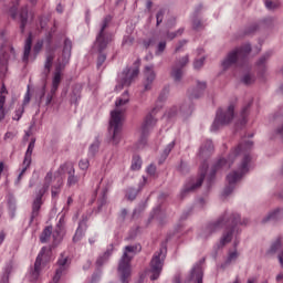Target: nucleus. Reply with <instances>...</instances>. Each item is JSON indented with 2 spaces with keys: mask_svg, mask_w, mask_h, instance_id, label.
Listing matches in <instances>:
<instances>
[{
  "mask_svg": "<svg viewBox=\"0 0 283 283\" xmlns=\"http://www.w3.org/2000/svg\"><path fill=\"white\" fill-rule=\"evenodd\" d=\"M156 123L157 120L154 118V115H151V113L146 115L140 128L142 136L139 139V147H145V145H147V136H149V132H151V129L156 127Z\"/></svg>",
  "mask_w": 283,
  "mask_h": 283,
  "instance_id": "nucleus-12",
  "label": "nucleus"
},
{
  "mask_svg": "<svg viewBox=\"0 0 283 283\" xmlns=\"http://www.w3.org/2000/svg\"><path fill=\"white\" fill-rule=\"evenodd\" d=\"M202 65H205V57L195 60V62H193L195 70H200V67H202Z\"/></svg>",
  "mask_w": 283,
  "mask_h": 283,
  "instance_id": "nucleus-53",
  "label": "nucleus"
},
{
  "mask_svg": "<svg viewBox=\"0 0 283 283\" xmlns=\"http://www.w3.org/2000/svg\"><path fill=\"white\" fill-rule=\"evenodd\" d=\"M63 185V181H59L57 186H53L51 190L52 198H56L59 193L61 192V186Z\"/></svg>",
  "mask_w": 283,
  "mask_h": 283,
  "instance_id": "nucleus-44",
  "label": "nucleus"
},
{
  "mask_svg": "<svg viewBox=\"0 0 283 283\" xmlns=\"http://www.w3.org/2000/svg\"><path fill=\"white\" fill-rule=\"evenodd\" d=\"M167 49V42L166 41H161L158 43L157 45V51H156V55L160 56V54H163V52H165V50Z\"/></svg>",
  "mask_w": 283,
  "mask_h": 283,
  "instance_id": "nucleus-43",
  "label": "nucleus"
},
{
  "mask_svg": "<svg viewBox=\"0 0 283 283\" xmlns=\"http://www.w3.org/2000/svg\"><path fill=\"white\" fill-rule=\"evenodd\" d=\"M163 19H165V9H160L156 14L157 27L163 23Z\"/></svg>",
  "mask_w": 283,
  "mask_h": 283,
  "instance_id": "nucleus-48",
  "label": "nucleus"
},
{
  "mask_svg": "<svg viewBox=\"0 0 283 283\" xmlns=\"http://www.w3.org/2000/svg\"><path fill=\"white\" fill-rule=\"evenodd\" d=\"M63 81V74L53 73L52 77V94H56L59 92V87L61 86V82Z\"/></svg>",
  "mask_w": 283,
  "mask_h": 283,
  "instance_id": "nucleus-28",
  "label": "nucleus"
},
{
  "mask_svg": "<svg viewBox=\"0 0 283 283\" xmlns=\"http://www.w3.org/2000/svg\"><path fill=\"white\" fill-rule=\"evenodd\" d=\"M8 94V88H6V84H2L0 88V117L3 118V106L6 105V95Z\"/></svg>",
  "mask_w": 283,
  "mask_h": 283,
  "instance_id": "nucleus-34",
  "label": "nucleus"
},
{
  "mask_svg": "<svg viewBox=\"0 0 283 283\" xmlns=\"http://www.w3.org/2000/svg\"><path fill=\"white\" fill-rule=\"evenodd\" d=\"M241 82L243 85H253V83H255V77L248 73L243 75V77L241 78Z\"/></svg>",
  "mask_w": 283,
  "mask_h": 283,
  "instance_id": "nucleus-39",
  "label": "nucleus"
},
{
  "mask_svg": "<svg viewBox=\"0 0 283 283\" xmlns=\"http://www.w3.org/2000/svg\"><path fill=\"white\" fill-rule=\"evenodd\" d=\"M192 30L196 32H200V30H205V23L197 15L192 19Z\"/></svg>",
  "mask_w": 283,
  "mask_h": 283,
  "instance_id": "nucleus-35",
  "label": "nucleus"
},
{
  "mask_svg": "<svg viewBox=\"0 0 283 283\" xmlns=\"http://www.w3.org/2000/svg\"><path fill=\"white\" fill-rule=\"evenodd\" d=\"M10 55L8 54V50L0 49V78H6V72H8V60Z\"/></svg>",
  "mask_w": 283,
  "mask_h": 283,
  "instance_id": "nucleus-20",
  "label": "nucleus"
},
{
  "mask_svg": "<svg viewBox=\"0 0 283 283\" xmlns=\"http://www.w3.org/2000/svg\"><path fill=\"white\" fill-rule=\"evenodd\" d=\"M207 90V82L197 81V87L189 90L190 98H200L202 96V92Z\"/></svg>",
  "mask_w": 283,
  "mask_h": 283,
  "instance_id": "nucleus-22",
  "label": "nucleus"
},
{
  "mask_svg": "<svg viewBox=\"0 0 283 283\" xmlns=\"http://www.w3.org/2000/svg\"><path fill=\"white\" fill-rule=\"evenodd\" d=\"M251 54V44H243L241 46H237L223 59L221 65L223 70H229L230 67H233V65H238L240 61H244L247 56Z\"/></svg>",
  "mask_w": 283,
  "mask_h": 283,
  "instance_id": "nucleus-6",
  "label": "nucleus"
},
{
  "mask_svg": "<svg viewBox=\"0 0 283 283\" xmlns=\"http://www.w3.org/2000/svg\"><path fill=\"white\" fill-rule=\"evenodd\" d=\"M238 224H247V220L241 221L240 214L238 213L229 214L228 212H224L216 221L208 223L202 230L201 235L205 238V240H207L208 238H211L213 233L220 231L222 227H228L223 230L218 244V248L222 249L227 247V244L231 243V240H233V231H235V227H238Z\"/></svg>",
  "mask_w": 283,
  "mask_h": 283,
  "instance_id": "nucleus-1",
  "label": "nucleus"
},
{
  "mask_svg": "<svg viewBox=\"0 0 283 283\" xmlns=\"http://www.w3.org/2000/svg\"><path fill=\"white\" fill-rule=\"evenodd\" d=\"M114 253V245H111V249L106 250L102 256H99L96 261V266L101 269L105 262L109 260V255Z\"/></svg>",
  "mask_w": 283,
  "mask_h": 283,
  "instance_id": "nucleus-30",
  "label": "nucleus"
},
{
  "mask_svg": "<svg viewBox=\"0 0 283 283\" xmlns=\"http://www.w3.org/2000/svg\"><path fill=\"white\" fill-rule=\"evenodd\" d=\"M147 174H149V176H156V166L154 165L148 166Z\"/></svg>",
  "mask_w": 283,
  "mask_h": 283,
  "instance_id": "nucleus-61",
  "label": "nucleus"
},
{
  "mask_svg": "<svg viewBox=\"0 0 283 283\" xmlns=\"http://www.w3.org/2000/svg\"><path fill=\"white\" fill-rule=\"evenodd\" d=\"M30 103V90H28L27 94L24 95V99L22 103V107H25Z\"/></svg>",
  "mask_w": 283,
  "mask_h": 283,
  "instance_id": "nucleus-62",
  "label": "nucleus"
},
{
  "mask_svg": "<svg viewBox=\"0 0 283 283\" xmlns=\"http://www.w3.org/2000/svg\"><path fill=\"white\" fill-rule=\"evenodd\" d=\"M234 112H235V106H233V104L228 106L227 111L219 108L217 111L216 118L212 123L211 132H218V129H221V127H226V125L231 124V122L234 118Z\"/></svg>",
  "mask_w": 283,
  "mask_h": 283,
  "instance_id": "nucleus-9",
  "label": "nucleus"
},
{
  "mask_svg": "<svg viewBox=\"0 0 283 283\" xmlns=\"http://www.w3.org/2000/svg\"><path fill=\"white\" fill-rule=\"evenodd\" d=\"M54 59H56V49H49L45 54L44 67L41 73L42 81H48V76L52 72L54 65Z\"/></svg>",
  "mask_w": 283,
  "mask_h": 283,
  "instance_id": "nucleus-17",
  "label": "nucleus"
},
{
  "mask_svg": "<svg viewBox=\"0 0 283 283\" xmlns=\"http://www.w3.org/2000/svg\"><path fill=\"white\" fill-rule=\"evenodd\" d=\"M67 63H70L69 57H59L57 62L55 64L54 74H63V70L67 66Z\"/></svg>",
  "mask_w": 283,
  "mask_h": 283,
  "instance_id": "nucleus-26",
  "label": "nucleus"
},
{
  "mask_svg": "<svg viewBox=\"0 0 283 283\" xmlns=\"http://www.w3.org/2000/svg\"><path fill=\"white\" fill-rule=\"evenodd\" d=\"M62 56L64 59H71V56H72V40H70V39L64 40Z\"/></svg>",
  "mask_w": 283,
  "mask_h": 283,
  "instance_id": "nucleus-32",
  "label": "nucleus"
},
{
  "mask_svg": "<svg viewBox=\"0 0 283 283\" xmlns=\"http://www.w3.org/2000/svg\"><path fill=\"white\" fill-rule=\"evenodd\" d=\"M176 147V142H171L170 144L167 145V147L164 149L160 159H159V165H163L169 157V154H171V149Z\"/></svg>",
  "mask_w": 283,
  "mask_h": 283,
  "instance_id": "nucleus-33",
  "label": "nucleus"
},
{
  "mask_svg": "<svg viewBox=\"0 0 283 283\" xmlns=\"http://www.w3.org/2000/svg\"><path fill=\"white\" fill-rule=\"evenodd\" d=\"M59 269L55 271V275L53 276V280L51 283H59L61 280V276L63 275V271H65V264H67V258L60 259L57 261Z\"/></svg>",
  "mask_w": 283,
  "mask_h": 283,
  "instance_id": "nucleus-24",
  "label": "nucleus"
},
{
  "mask_svg": "<svg viewBox=\"0 0 283 283\" xmlns=\"http://www.w3.org/2000/svg\"><path fill=\"white\" fill-rule=\"evenodd\" d=\"M83 238V229L81 227L77 228L75 235L73 237V242H78Z\"/></svg>",
  "mask_w": 283,
  "mask_h": 283,
  "instance_id": "nucleus-51",
  "label": "nucleus"
},
{
  "mask_svg": "<svg viewBox=\"0 0 283 283\" xmlns=\"http://www.w3.org/2000/svg\"><path fill=\"white\" fill-rule=\"evenodd\" d=\"M81 98V90L74 88L71 94V103H78Z\"/></svg>",
  "mask_w": 283,
  "mask_h": 283,
  "instance_id": "nucleus-41",
  "label": "nucleus"
},
{
  "mask_svg": "<svg viewBox=\"0 0 283 283\" xmlns=\"http://www.w3.org/2000/svg\"><path fill=\"white\" fill-rule=\"evenodd\" d=\"M25 25H28V7H23L20 10V29L21 32H25Z\"/></svg>",
  "mask_w": 283,
  "mask_h": 283,
  "instance_id": "nucleus-29",
  "label": "nucleus"
},
{
  "mask_svg": "<svg viewBox=\"0 0 283 283\" xmlns=\"http://www.w3.org/2000/svg\"><path fill=\"white\" fill-rule=\"evenodd\" d=\"M205 273L202 272V268L200 265H196L191 271V280L195 283H202V277Z\"/></svg>",
  "mask_w": 283,
  "mask_h": 283,
  "instance_id": "nucleus-25",
  "label": "nucleus"
},
{
  "mask_svg": "<svg viewBox=\"0 0 283 283\" xmlns=\"http://www.w3.org/2000/svg\"><path fill=\"white\" fill-rule=\"evenodd\" d=\"M35 143H36V139L32 138L28 146V149H27V153L24 156V160H23V168L18 176V180H21V178L23 177V174H25V171H28V168L30 167V165H32V153L34 151Z\"/></svg>",
  "mask_w": 283,
  "mask_h": 283,
  "instance_id": "nucleus-18",
  "label": "nucleus"
},
{
  "mask_svg": "<svg viewBox=\"0 0 283 283\" xmlns=\"http://www.w3.org/2000/svg\"><path fill=\"white\" fill-rule=\"evenodd\" d=\"M43 48V42H38L35 43L33 50L35 52V54H39V52H41V49Z\"/></svg>",
  "mask_w": 283,
  "mask_h": 283,
  "instance_id": "nucleus-63",
  "label": "nucleus"
},
{
  "mask_svg": "<svg viewBox=\"0 0 283 283\" xmlns=\"http://www.w3.org/2000/svg\"><path fill=\"white\" fill-rule=\"evenodd\" d=\"M177 171H179V174L182 176H187V174L190 171L189 164L181 159L179 166L177 167Z\"/></svg>",
  "mask_w": 283,
  "mask_h": 283,
  "instance_id": "nucleus-36",
  "label": "nucleus"
},
{
  "mask_svg": "<svg viewBox=\"0 0 283 283\" xmlns=\"http://www.w3.org/2000/svg\"><path fill=\"white\" fill-rule=\"evenodd\" d=\"M50 238H53V244L56 247L63 240V237L61 235V228L56 229L53 232L52 226H48L43 229L42 233L40 234V242L42 244H48L50 242Z\"/></svg>",
  "mask_w": 283,
  "mask_h": 283,
  "instance_id": "nucleus-14",
  "label": "nucleus"
},
{
  "mask_svg": "<svg viewBox=\"0 0 283 283\" xmlns=\"http://www.w3.org/2000/svg\"><path fill=\"white\" fill-rule=\"evenodd\" d=\"M76 182H78V177L74 176L73 169L72 171H69L67 185L69 187H73V185H76Z\"/></svg>",
  "mask_w": 283,
  "mask_h": 283,
  "instance_id": "nucleus-40",
  "label": "nucleus"
},
{
  "mask_svg": "<svg viewBox=\"0 0 283 283\" xmlns=\"http://www.w3.org/2000/svg\"><path fill=\"white\" fill-rule=\"evenodd\" d=\"M143 165V161L139 158H135L133 164H132V169L133 171H138Z\"/></svg>",
  "mask_w": 283,
  "mask_h": 283,
  "instance_id": "nucleus-49",
  "label": "nucleus"
},
{
  "mask_svg": "<svg viewBox=\"0 0 283 283\" xmlns=\"http://www.w3.org/2000/svg\"><path fill=\"white\" fill-rule=\"evenodd\" d=\"M80 168L85 170L90 168V160L88 159H82L80 160Z\"/></svg>",
  "mask_w": 283,
  "mask_h": 283,
  "instance_id": "nucleus-56",
  "label": "nucleus"
},
{
  "mask_svg": "<svg viewBox=\"0 0 283 283\" xmlns=\"http://www.w3.org/2000/svg\"><path fill=\"white\" fill-rule=\"evenodd\" d=\"M127 103H129V97L117 99L115 103V109L111 112L108 130L113 133V145H118V143H120V127H123V117L127 112Z\"/></svg>",
  "mask_w": 283,
  "mask_h": 283,
  "instance_id": "nucleus-3",
  "label": "nucleus"
},
{
  "mask_svg": "<svg viewBox=\"0 0 283 283\" xmlns=\"http://www.w3.org/2000/svg\"><path fill=\"white\" fill-rule=\"evenodd\" d=\"M30 52H32V34H29V36L25 40L23 61L28 62V60L30 59Z\"/></svg>",
  "mask_w": 283,
  "mask_h": 283,
  "instance_id": "nucleus-31",
  "label": "nucleus"
},
{
  "mask_svg": "<svg viewBox=\"0 0 283 283\" xmlns=\"http://www.w3.org/2000/svg\"><path fill=\"white\" fill-rule=\"evenodd\" d=\"M55 94L56 93H52V88H51L50 93L46 95V98H45V105L46 106L50 105V103H52V99L54 98Z\"/></svg>",
  "mask_w": 283,
  "mask_h": 283,
  "instance_id": "nucleus-59",
  "label": "nucleus"
},
{
  "mask_svg": "<svg viewBox=\"0 0 283 283\" xmlns=\"http://www.w3.org/2000/svg\"><path fill=\"white\" fill-rule=\"evenodd\" d=\"M184 32H185V29H179L176 32H168L167 36H168V39H170V41H174V39H176V36H182Z\"/></svg>",
  "mask_w": 283,
  "mask_h": 283,
  "instance_id": "nucleus-45",
  "label": "nucleus"
},
{
  "mask_svg": "<svg viewBox=\"0 0 283 283\" xmlns=\"http://www.w3.org/2000/svg\"><path fill=\"white\" fill-rule=\"evenodd\" d=\"M181 112H182L184 116H191V114L193 113V108L188 105H182Z\"/></svg>",
  "mask_w": 283,
  "mask_h": 283,
  "instance_id": "nucleus-47",
  "label": "nucleus"
},
{
  "mask_svg": "<svg viewBox=\"0 0 283 283\" xmlns=\"http://www.w3.org/2000/svg\"><path fill=\"white\" fill-rule=\"evenodd\" d=\"M109 23H112V17L107 15L102 21L99 31L96 35V40L93 44V50L95 52H98L97 63H96L97 70H101V67H103V63L107 61V54H105L103 51L107 50V45H109V43H112L113 41L112 33L105 31L107 30V28H109Z\"/></svg>",
  "mask_w": 283,
  "mask_h": 283,
  "instance_id": "nucleus-2",
  "label": "nucleus"
},
{
  "mask_svg": "<svg viewBox=\"0 0 283 283\" xmlns=\"http://www.w3.org/2000/svg\"><path fill=\"white\" fill-rule=\"evenodd\" d=\"M150 220H156L159 224H165L167 220V213L160 206L154 209L153 213L150 214Z\"/></svg>",
  "mask_w": 283,
  "mask_h": 283,
  "instance_id": "nucleus-21",
  "label": "nucleus"
},
{
  "mask_svg": "<svg viewBox=\"0 0 283 283\" xmlns=\"http://www.w3.org/2000/svg\"><path fill=\"white\" fill-rule=\"evenodd\" d=\"M189 65V55H185L175 61V65L170 69V77L174 83H182V77L185 76V67Z\"/></svg>",
  "mask_w": 283,
  "mask_h": 283,
  "instance_id": "nucleus-11",
  "label": "nucleus"
},
{
  "mask_svg": "<svg viewBox=\"0 0 283 283\" xmlns=\"http://www.w3.org/2000/svg\"><path fill=\"white\" fill-rule=\"evenodd\" d=\"M187 45V40H181L178 42L177 46L175 48V54H178Z\"/></svg>",
  "mask_w": 283,
  "mask_h": 283,
  "instance_id": "nucleus-52",
  "label": "nucleus"
},
{
  "mask_svg": "<svg viewBox=\"0 0 283 283\" xmlns=\"http://www.w3.org/2000/svg\"><path fill=\"white\" fill-rule=\"evenodd\" d=\"M99 147H101V142H98V140L94 142L90 147V154H92V156H94L98 151Z\"/></svg>",
  "mask_w": 283,
  "mask_h": 283,
  "instance_id": "nucleus-46",
  "label": "nucleus"
},
{
  "mask_svg": "<svg viewBox=\"0 0 283 283\" xmlns=\"http://www.w3.org/2000/svg\"><path fill=\"white\" fill-rule=\"evenodd\" d=\"M269 59H271V53H265L264 55H262L256 62L258 66L263 67V65L266 64V61H269Z\"/></svg>",
  "mask_w": 283,
  "mask_h": 283,
  "instance_id": "nucleus-42",
  "label": "nucleus"
},
{
  "mask_svg": "<svg viewBox=\"0 0 283 283\" xmlns=\"http://www.w3.org/2000/svg\"><path fill=\"white\" fill-rule=\"evenodd\" d=\"M50 185H52V172H48L44 178V187L43 190H40V193L36 196L32 203V212L30 218V224L34 222V218H39V211H41V207L43 205V193L50 189Z\"/></svg>",
  "mask_w": 283,
  "mask_h": 283,
  "instance_id": "nucleus-10",
  "label": "nucleus"
},
{
  "mask_svg": "<svg viewBox=\"0 0 283 283\" xmlns=\"http://www.w3.org/2000/svg\"><path fill=\"white\" fill-rule=\"evenodd\" d=\"M165 258H167V242L161 243V248L156 252L150 260L148 273L150 280L154 282L160 277L163 273V266H165Z\"/></svg>",
  "mask_w": 283,
  "mask_h": 283,
  "instance_id": "nucleus-7",
  "label": "nucleus"
},
{
  "mask_svg": "<svg viewBox=\"0 0 283 283\" xmlns=\"http://www.w3.org/2000/svg\"><path fill=\"white\" fill-rule=\"evenodd\" d=\"M39 96V105H41V103H43V97L45 96V86H43V88L38 93Z\"/></svg>",
  "mask_w": 283,
  "mask_h": 283,
  "instance_id": "nucleus-60",
  "label": "nucleus"
},
{
  "mask_svg": "<svg viewBox=\"0 0 283 283\" xmlns=\"http://www.w3.org/2000/svg\"><path fill=\"white\" fill-rule=\"evenodd\" d=\"M238 250H234V252H230L224 264L221 265L222 269H224V266H229V264H231V262H235V260H238Z\"/></svg>",
  "mask_w": 283,
  "mask_h": 283,
  "instance_id": "nucleus-37",
  "label": "nucleus"
},
{
  "mask_svg": "<svg viewBox=\"0 0 283 283\" xmlns=\"http://www.w3.org/2000/svg\"><path fill=\"white\" fill-rule=\"evenodd\" d=\"M207 169H209V165L203 164L201 167V174L200 177L197 178L196 182H191L185 186V188L180 192V198H185L187 193H192V191H196L202 187V182H205V176H207Z\"/></svg>",
  "mask_w": 283,
  "mask_h": 283,
  "instance_id": "nucleus-13",
  "label": "nucleus"
},
{
  "mask_svg": "<svg viewBox=\"0 0 283 283\" xmlns=\"http://www.w3.org/2000/svg\"><path fill=\"white\" fill-rule=\"evenodd\" d=\"M253 147V142H247L244 145L239 144L238 147L233 148L230 155L228 156V159L220 158L213 166L209 175V182L216 178V172L220 171V169L229 170L231 169V165H233L235 158L242 154L243 149H249Z\"/></svg>",
  "mask_w": 283,
  "mask_h": 283,
  "instance_id": "nucleus-4",
  "label": "nucleus"
},
{
  "mask_svg": "<svg viewBox=\"0 0 283 283\" xmlns=\"http://www.w3.org/2000/svg\"><path fill=\"white\" fill-rule=\"evenodd\" d=\"M282 210L280 208H276L275 210L269 212L263 219L262 223L266 224V222H275V220L280 219V212Z\"/></svg>",
  "mask_w": 283,
  "mask_h": 283,
  "instance_id": "nucleus-27",
  "label": "nucleus"
},
{
  "mask_svg": "<svg viewBox=\"0 0 283 283\" xmlns=\"http://www.w3.org/2000/svg\"><path fill=\"white\" fill-rule=\"evenodd\" d=\"M249 163H251V156L244 155L241 166L239 167V171H233L227 176V180L229 182V186L224 188L223 196H231L233 193V186L242 176L245 174H249Z\"/></svg>",
  "mask_w": 283,
  "mask_h": 283,
  "instance_id": "nucleus-8",
  "label": "nucleus"
},
{
  "mask_svg": "<svg viewBox=\"0 0 283 283\" xmlns=\"http://www.w3.org/2000/svg\"><path fill=\"white\" fill-rule=\"evenodd\" d=\"M52 251L45 247L42 248L41 252L39 253L35 263H34V271L31 273L32 280H39V273L41 272V263L48 262L50 260V254Z\"/></svg>",
  "mask_w": 283,
  "mask_h": 283,
  "instance_id": "nucleus-15",
  "label": "nucleus"
},
{
  "mask_svg": "<svg viewBox=\"0 0 283 283\" xmlns=\"http://www.w3.org/2000/svg\"><path fill=\"white\" fill-rule=\"evenodd\" d=\"M140 74V70L138 67L134 69H126L122 73V78L119 85L116 86V90H123L124 87H129L132 85L134 78Z\"/></svg>",
  "mask_w": 283,
  "mask_h": 283,
  "instance_id": "nucleus-16",
  "label": "nucleus"
},
{
  "mask_svg": "<svg viewBox=\"0 0 283 283\" xmlns=\"http://www.w3.org/2000/svg\"><path fill=\"white\" fill-rule=\"evenodd\" d=\"M154 43H156V40L154 38L143 41V45L146 50H148L150 45H154Z\"/></svg>",
  "mask_w": 283,
  "mask_h": 283,
  "instance_id": "nucleus-57",
  "label": "nucleus"
},
{
  "mask_svg": "<svg viewBox=\"0 0 283 283\" xmlns=\"http://www.w3.org/2000/svg\"><path fill=\"white\" fill-rule=\"evenodd\" d=\"M168 95H169V87L165 86L164 90L161 91L160 95H159V99L165 101Z\"/></svg>",
  "mask_w": 283,
  "mask_h": 283,
  "instance_id": "nucleus-55",
  "label": "nucleus"
},
{
  "mask_svg": "<svg viewBox=\"0 0 283 283\" xmlns=\"http://www.w3.org/2000/svg\"><path fill=\"white\" fill-rule=\"evenodd\" d=\"M168 95H169V87L165 86L164 90L161 91L160 95H159V99L165 101Z\"/></svg>",
  "mask_w": 283,
  "mask_h": 283,
  "instance_id": "nucleus-54",
  "label": "nucleus"
},
{
  "mask_svg": "<svg viewBox=\"0 0 283 283\" xmlns=\"http://www.w3.org/2000/svg\"><path fill=\"white\" fill-rule=\"evenodd\" d=\"M23 112H25V107L20 106V107L15 111V116L13 117V120H21V116H23Z\"/></svg>",
  "mask_w": 283,
  "mask_h": 283,
  "instance_id": "nucleus-50",
  "label": "nucleus"
},
{
  "mask_svg": "<svg viewBox=\"0 0 283 283\" xmlns=\"http://www.w3.org/2000/svg\"><path fill=\"white\" fill-rule=\"evenodd\" d=\"M144 76L146 78L144 90L145 92H149V90H151L154 81H156V72L154 71V65L145 66Z\"/></svg>",
  "mask_w": 283,
  "mask_h": 283,
  "instance_id": "nucleus-19",
  "label": "nucleus"
},
{
  "mask_svg": "<svg viewBox=\"0 0 283 283\" xmlns=\"http://www.w3.org/2000/svg\"><path fill=\"white\" fill-rule=\"evenodd\" d=\"M140 249V244L125 247L124 254L119 260L117 269L122 283H129V277H132V265L129 264V262H132V256H129V253H138Z\"/></svg>",
  "mask_w": 283,
  "mask_h": 283,
  "instance_id": "nucleus-5",
  "label": "nucleus"
},
{
  "mask_svg": "<svg viewBox=\"0 0 283 283\" xmlns=\"http://www.w3.org/2000/svg\"><path fill=\"white\" fill-rule=\"evenodd\" d=\"M140 189L138 188H128L126 192L127 200H136V196H138V192Z\"/></svg>",
  "mask_w": 283,
  "mask_h": 283,
  "instance_id": "nucleus-38",
  "label": "nucleus"
},
{
  "mask_svg": "<svg viewBox=\"0 0 283 283\" xmlns=\"http://www.w3.org/2000/svg\"><path fill=\"white\" fill-rule=\"evenodd\" d=\"M213 153V142L207 140L205 145L201 146L199 156L200 158H209Z\"/></svg>",
  "mask_w": 283,
  "mask_h": 283,
  "instance_id": "nucleus-23",
  "label": "nucleus"
},
{
  "mask_svg": "<svg viewBox=\"0 0 283 283\" xmlns=\"http://www.w3.org/2000/svg\"><path fill=\"white\" fill-rule=\"evenodd\" d=\"M265 8H268V10H275L277 8V4L273 3V1L271 0H266Z\"/></svg>",
  "mask_w": 283,
  "mask_h": 283,
  "instance_id": "nucleus-58",
  "label": "nucleus"
},
{
  "mask_svg": "<svg viewBox=\"0 0 283 283\" xmlns=\"http://www.w3.org/2000/svg\"><path fill=\"white\" fill-rule=\"evenodd\" d=\"M17 7H12L11 9H10V14H11V17H12V19H17Z\"/></svg>",
  "mask_w": 283,
  "mask_h": 283,
  "instance_id": "nucleus-64",
  "label": "nucleus"
}]
</instances>
